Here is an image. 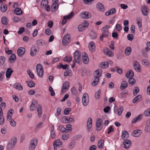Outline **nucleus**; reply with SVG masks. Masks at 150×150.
I'll return each instance as SVG.
<instances>
[{"label":"nucleus","mask_w":150,"mask_h":150,"mask_svg":"<svg viewBox=\"0 0 150 150\" xmlns=\"http://www.w3.org/2000/svg\"><path fill=\"white\" fill-rule=\"evenodd\" d=\"M17 141V139L16 137H13L12 138L11 142L8 143L7 148L9 150H12L16 144Z\"/></svg>","instance_id":"f257e3e1"},{"label":"nucleus","mask_w":150,"mask_h":150,"mask_svg":"<svg viewBox=\"0 0 150 150\" xmlns=\"http://www.w3.org/2000/svg\"><path fill=\"white\" fill-rule=\"evenodd\" d=\"M36 71L39 76L40 77H42L43 75L44 70L41 64H37L36 66Z\"/></svg>","instance_id":"f03ea898"},{"label":"nucleus","mask_w":150,"mask_h":150,"mask_svg":"<svg viewBox=\"0 0 150 150\" xmlns=\"http://www.w3.org/2000/svg\"><path fill=\"white\" fill-rule=\"evenodd\" d=\"M70 40V35L69 34H66L63 37L62 41L63 45L65 46L68 45Z\"/></svg>","instance_id":"7ed1b4c3"},{"label":"nucleus","mask_w":150,"mask_h":150,"mask_svg":"<svg viewBox=\"0 0 150 150\" xmlns=\"http://www.w3.org/2000/svg\"><path fill=\"white\" fill-rule=\"evenodd\" d=\"M37 144V140L36 138L33 139L30 142L29 150H34Z\"/></svg>","instance_id":"20e7f679"},{"label":"nucleus","mask_w":150,"mask_h":150,"mask_svg":"<svg viewBox=\"0 0 150 150\" xmlns=\"http://www.w3.org/2000/svg\"><path fill=\"white\" fill-rule=\"evenodd\" d=\"M39 50V47L37 45L33 46L30 50V54L32 56H35Z\"/></svg>","instance_id":"39448f33"},{"label":"nucleus","mask_w":150,"mask_h":150,"mask_svg":"<svg viewBox=\"0 0 150 150\" xmlns=\"http://www.w3.org/2000/svg\"><path fill=\"white\" fill-rule=\"evenodd\" d=\"M88 23L85 21L84 22L81 24H80L78 27V29L79 31H82L88 26Z\"/></svg>","instance_id":"423d86ee"},{"label":"nucleus","mask_w":150,"mask_h":150,"mask_svg":"<svg viewBox=\"0 0 150 150\" xmlns=\"http://www.w3.org/2000/svg\"><path fill=\"white\" fill-rule=\"evenodd\" d=\"M103 122V120L100 118H98L96 122V128L97 131H100L102 128V124Z\"/></svg>","instance_id":"0eeeda50"},{"label":"nucleus","mask_w":150,"mask_h":150,"mask_svg":"<svg viewBox=\"0 0 150 150\" xmlns=\"http://www.w3.org/2000/svg\"><path fill=\"white\" fill-rule=\"evenodd\" d=\"M74 15V13L73 12H71V13L67 16H65L64 17L63 19L62 24V25H64L67 22V19H69L71 18Z\"/></svg>","instance_id":"6e6552de"},{"label":"nucleus","mask_w":150,"mask_h":150,"mask_svg":"<svg viewBox=\"0 0 150 150\" xmlns=\"http://www.w3.org/2000/svg\"><path fill=\"white\" fill-rule=\"evenodd\" d=\"M80 16L82 18L88 19L91 17V14L90 13L85 11L81 13Z\"/></svg>","instance_id":"1a4fd4ad"},{"label":"nucleus","mask_w":150,"mask_h":150,"mask_svg":"<svg viewBox=\"0 0 150 150\" xmlns=\"http://www.w3.org/2000/svg\"><path fill=\"white\" fill-rule=\"evenodd\" d=\"M88 95L86 93H85L83 95L82 101L83 105L84 106H86L88 102Z\"/></svg>","instance_id":"9d476101"},{"label":"nucleus","mask_w":150,"mask_h":150,"mask_svg":"<svg viewBox=\"0 0 150 150\" xmlns=\"http://www.w3.org/2000/svg\"><path fill=\"white\" fill-rule=\"evenodd\" d=\"M141 11L143 15L147 16L149 14V9L145 5H143L141 7Z\"/></svg>","instance_id":"9b49d317"},{"label":"nucleus","mask_w":150,"mask_h":150,"mask_svg":"<svg viewBox=\"0 0 150 150\" xmlns=\"http://www.w3.org/2000/svg\"><path fill=\"white\" fill-rule=\"evenodd\" d=\"M69 87V83L68 81H67L64 82L63 85L62 92L63 93H65L68 89Z\"/></svg>","instance_id":"f8f14e48"},{"label":"nucleus","mask_w":150,"mask_h":150,"mask_svg":"<svg viewBox=\"0 0 150 150\" xmlns=\"http://www.w3.org/2000/svg\"><path fill=\"white\" fill-rule=\"evenodd\" d=\"M102 70L101 69H98L96 70L93 74V76L95 78H98L100 79L99 77L102 75Z\"/></svg>","instance_id":"ddd939ff"},{"label":"nucleus","mask_w":150,"mask_h":150,"mask_svg":"<svg viewBox=\"0 0 150 150\" xmlns=\"http://www.w3.org/2000/svg\"><path fill=\"white\" fill-rule=\"evenodd\" d=\"M82 61L84 63L87 64L88 63L89 59L87 54L86 53H83L82 56Z\"/></svg>","instance_id":"4468645a"},{"label":"nucleus","mask_w":150,"mask_h":150,"mask_svg":"<svg viewBox=\"0 0 150 150\" xmlns=\"http://www.w3.org/2000/svg\"><path fill=\"white\" fill-rule=\"evenodd\" d=\"M133 67L135 70L137 72H139L141 70L140 66L137 61H135L133 64Z\"/></svg>","instance_id":"2eb2a0df"},{"label":"nucleus","mask_w":150,"mask_h":150,"mask_svg":"<svg viewBox=\"0 0 150 150\" xmlns=\"http://www.w3.org/2000/svg\"><path fill=\"white\" fill-rule=\"evenodd\" d=\"M123 144L124 146V147L125 149H127L131 146V142L130 140L126 139L123 142Z\"/></svg>","instance_id":"dca6fc26"},{"label":"nucleus","mask_w":150,"mask_h":150,"mask_svg":"<svg viewBox=\"0 0 150 150\" xmlns=\"http://www.w3.org/2000/svg\"><path fill=\"white\" fill-rule=\"evenodd\" d=\"M72 121V118L69 117L67 116L63 117L62 119V122L64 123H70Z\"/></svg>","instance_id":"f3484780"},{"label":"nucleus","mask_w":150,"mask_h":150,"mask_svg":"<svg viewBox=\"0 0 150 150\" xmlns=\"http://www.w3.org/2000/svg\"><path fill=\"white\" fill-rule=\"evenodd\" d=\"M25 52V49L22 47H20L17 50V54L19 56L21 57L24 54Z\"/></svg>","instance_id":"a211bd4d"},{"label":"nucleus","mask_w":150,"mask_h":150,"mask_svg":"<svg viewBox=\"0 0 150 150\" xmlns=\"http://www.w3.org/2000/svg\"><path fill=\"white\" fill-rule=\"evenodd\" d=\"M88 47L89 50L92 52L95 51L96 47L95 44L93 42H89Z\"/></svg>","instance_id":"6ab92c4d"},{"label":"nucleus","mask_w":150,"mask_h":150,"mask_svg":"<svg viewBox=\"0 0 150 150\" xmlns=\"http://www.w3.org/2000/svg\"><path fill=\"white\" fill-rule=\"evenodd\" d=\"M116 11L115 8H113L106 12L105 14L106 16H109L110 15L114 14L116 13Z\"/></svg>","instance_id":"aec40b11"},{"label":"nucleus","mask_w":150,"mask_h":150,"mask_svg":"<svg viewBox=\"0 0 150 150\" xmlns=\"http://www.w3.org/2000/svg\"><path fill=\"white\" fill-rule=\"evenodd\" d=\"M16 59V55L14 54H12L8 59L9 62L12 63H13Z\"/></svg>","instance_id":"412c9836"},{"label":"nucleus","mask_w":150,"mask_h":150,"mask_svg":"<svg viewBox=\"0 0 150 150\" xmlns=\"http://www.w3.org/2000/svg\"><path fill=\"white\" fill-rule=\"evenodd\" d=\"M92 125V120L91 118H89L87 123V129L88 130L90 129Z\"/></svg>","instance_id":"4be33fe9"},{"label":"nucleus","mask_w":150,"mask_h":150,"mask_svg":"<svg viewBox=\"0 0 150 150\" xmlns=\"http://www.w3.org/2000/svg\"><path fill=\"white\" fill-rule=\"evenodd\" d=\"M142 131L141 130H136L133 132V135L134 137H139L140 134L142 133Z\"/></svg>","instance_id":"5701e85b"},{"label":"nucleus","mask_w":150,"mask_h":150,"mask_svg":"<svg viewBox=\"0 0 150 150\" xmlns=\"http://www.w3.org/2000/svg\"><path fill=\"white\" fill-rule=\"evenodd\" d=\"M96 7L98 10L103 11L105 8L103 4L100 3H98L96 5Z\"/></svg>","instance_id":"b1692460"},{"label":"nucleus","mask_w":150,"mask_h":150,"mask_svg":"<svg viewBox=\"0 0 150 150\" xmlns=\"http://www.w3.org/2000/svg\"><path fill=\"white\" fill-rule=\"evenodd\" d=\"M142 115H139L135 118H134L133 119L132 121V123H135L137 122H138L139 121H140L142 120Z\"/></svg>","instance_id":"393cba45"},{"label":"nucleus","mask_w":150,"mask_h":150,"mask_svg":"<svg viewBox=\"0 0 150 150\" xmlns=\"http://www.w3.org/2000/svg\"><path fill=\"white\" fill-rule=\"evenodd\" d=\"M104 52L109 56H112L113 55L112 53L108 48H105L104 49Z\"/></svg>","instance_id":"a878e982"},{"label":"nucleus","mask_w":150,"mask_h":150,"mask_svg":"<svg viewBox=\"0 0 150 150\" xmlns=\"http://www.w3.org/2000/svg\"><path fill=\"white\" fill-rule=\"evenodd\" d=\"M129 137V134L127 131L124 130L122 132V139H127Z\"/></svg>","instance_id":"bb28decb"},{"label":"nucleus","mask_w":150,"mask_h":150,"mask_svg":"<svg viewBox=\"0 0 150 150\" xmlns=\"http://www.w3.org/2000/svg\"><path fill=\"white\" fill-rule=\"evenodd\" d=\"M127 86L128 83L126 81H124L121 83L120 88L121 90H123L127 87Z\"/></svg>","instance_id":"cd10ccee"},{"label":"nucleus","mask_w":150,"mask_h":150,"mask_svg":"<svg viewBox=\"0 0 150 150\" xmlns=\"http://www.w3.org/2000/svg\"><path fill=\"white\" fill-rule=\"evenodd\" d=\"M37 103L36 101L33 102L30 106V109L31 111L35 110L37 105Z\"/></svg>","instance_id":"c85d7f7f"},{"label":"nucleus","mask_w":150,"mask_h":150,"mask_svg":"<svg viewBox=\"0 0 150 150\" xmlns=\"http://www.w3.org/2000/svg\"><path fill=\"white\" fill-rule=\"evenodd\" d=\"M13 72V70H12L11 68H8L6 71V77L8 78L10 77L12 73Z\"/></svg>","instance_id":"c756f323"},{"label":"nucleus","mask_w":150,"mask_h":150,"mask_svg":"<svg viewBox=\"0 0 150 150\" xmlns=\"http://www.w3.org/2000/svg\"><path fill=\"white\" fill-rule=\"evenodd\" d=\"M58 3L55 2L53 3L51 6V9L52 11H55L58 9Z\"/></svg>","instance_id":"7c9ffc66"},{"label":"nucleus","mask_w":150,"mask_h":150,"mask_svg":"<svg viewBox=\"0 0 150 150\" xmlns=\"http://www.w3.org/2000/svg\"><path fill=\"white\" fill-rule=\"evenodd\" d=\"M48 4L47 0H42L41 2L40 6L42 8H45Z\"/></svg>","instance_id":"2f4dec72"},{"label":"nucleus","mask_w":150,"mask_h":150,"mask_svg":"<svg viewBox=\"0 0 150 150\" xmlns=\"http://www.w3.org/2000/svg\"><path fill=\"white\" fill-rule=\"evenodd\" d=\"M134 75V72L132 70H130L129 71V73L127 72L125 74V76L128 78H132Z\"/></svg>","instance_id":"473e14b6"},{"label":"nucleus","mask_w":150,"mask_h":150,"mask_svg":"<svg viewBox=\"0 0 150 150\" xmlns=\"http://www.w3.org/2000/svg\"><path fill=\"white\" fill-rule=\"evenodd\" d=\"M104 145V140L103 139L100 140L98 143V146L99 148H102Z\"/></svg>","instance_id":"72a5a7b5"},{"label":"nucleus","mask_w":150,"mask_h":150,"mask_svg":"<svg viewBox=\"0 0 150 150\" xmlns=\"http://www.w3.org/2000/svg\"><path fill=\"white\" fill-rule=\"evenodd\" d=\"M37 110L38 113V116L40 118L41 117L42 112V108L41 105H39L38 106Z\"/></svg>","instance_id":"f704fd0d"},{"label":"nucleus","mask_w":150,"mask_h":150,"mask_svg":"<svg viewBox=\"0 0 150 150\" xmlns=\"http://www.w3.org/2000/svg\"><path fill=\"white\" fill-rule=\"evenodd\" d=\"M142 96L141 95H139L136 96L133 100V102L135 103L140 101L142 98Z\"/></svg>","instance_id":"c9c22d12"},{"label":"nucleus","mask_w":150,"mask_h":150,"mask_svg":"<svg viewBox=\"0 0 150 150\" xmlns=\"http://www.w3.org/2000/svg\"><path fill=\"white\" fill-rule=\"evenodd\" d=\"M80 56H74L75 62L79 64H81V61H80V60L81 59Z\"/></svg>","instance_id":"e433bc0d"},{"label":"nucleus","mask_w":150,"mask_h":150,"mask_svg":"<svg viewBox=\"0 0 150 150\" xmlns=\"http://www.w3.org/2000/svg\"><path fill=\"white\" fill-rule=\"evenodd\" d=\"M14 13L17 15H20L22 14V11L20 8H17L15 9Z\"/></svg>","instance_id":"4c0bfd02"},{"label":"nucleus","mask_w":150,"mask_h":150,"mask_svg":"<svg viewBox=\"0 0 150 150\" xmlns=\"http://www.w3.org/2000/svg\"><path fill=\"white\" fill-rule=\"evenodd\" d=\"M108 66V63L107 62H104L100 64V67L102 69L107 68Z\"/></svg>","instance_id":"58836bf2"},{"label":"nucleus","mask_w":150,"mask_h":150,"mask_svg":"<svg viewBox=\"0 0 150 150\" xmlns=\"http://www.w3.org/2000/svg\"><path fill=\"white\" fill-rule=\"evenodd\" d=\"M7 9V6L5 4H2L1 6V10L2 12H5Z\"/></svg>","instance_id":"ea45409f"},{"label":"nucleus","mask_w":150,"mask_h":150,"mask_svg":"<svg viewBox=\"0 0 150 150\" xmlns=\"http://www.w3.org/2000/svg\"><path fill=\"white\" fill-rule=\"evenodd\" d=\"M131 49L130 47H127L125 50V54L127 56L129 55L131 52Z\"/></svg>","instance_id":"a19ab883"},{"label":"nucleus","mask_w":150,"mask_h":150,"mask_svg":"<svg viewBox=\"0 0 150 150\" xmlns=\"http://www.w3.org/2000/svg\"><path fill=\"white\" fill-rule=\"evenodd\" d=\"M100 81V79L98 78H95L94 77L93 83H92V86H95Z\"/></svg>","instance_id":"79ce46f5"},{"label":"nucleus","mask_w":150,"mask_h":150,"mask_svg":"<svg viewBox=\"0 0 150 150\" xmlns=\"http://www.w3.org/2000/svg\"><path fill=\"white\" fill-rule=\"evenodd\" d=\"M72 60V57L71 56H67L64 58V60L67 62H70Z\"/></svg>","instance_id":"37998d69"},{"label":"nucleus","mask_w":150,"mask_h":150,"mask_svg":"<svg viewBox=\"0 0 150 150\" xmlns=\"http://www.w3.org/2000/svg\"><path fill=\"white\" fill-rule=\"evenodd\" d=\"M90 36L92 39H95L97 38V35L96 33L94 31H91V33Z\"/></svg>","instance_id":"c03bdc74"},{"label":"nucleus","mask_w":150,"mask_h":150,"mask_svg":"<svg viewBox=\"0 0 150 150\" xmlns=\"http://www.w3.org/2000/svg\"><path fill=\"white\" fill-rule=\"evenodd\" d=\"M5 61V58L3 56L0 57V66L2 65Z\"/></svg>","instance_id":"a18cd8bd"},{"label":"nucleus","mask_w":150,"mask_h":150,"mask_svg":"<svg viewBox=\"0 0 150 150\" xmlns=\"http://www.w3.org/2000/svg\"><path fill=\"white\" fill-rule=\"evenodd\" d=\"M2 23L4 25H6L7 24V18L6 17H3L1 18Z\"/></svg>","instance_id":"49530a36"},{"label":"nucleus","mask_w":150,"mask_h":150,"mask_svg":"<svg viewBox=\"0 0 150 150\" xmlns=\"http://www.w3.org/2000/svg\"><path fill=\"white\" fill-rule=\"evenodd\" d=\"M54 145H55L56 146H59L62 144V143L60 140L57 139L54 142Z\"/></svg>","instance_id":"de8ad7c7"},{"label":"nucleus","mask_w":150,"mask_h":150,"mask_svg":"<svg viewBox=\"0 0 150 150\" xmlns=\"http://www.w3.org/2000/svg\"><path fill=\"white\" fill-rule=\"evenodd\" d=\"M123 110V108L122 107H120L119 108L117 109V114L118 115H121Z\"/></svg>","instance_id":"09e8293b"},{"label":"nucleus","mask_w":150,"mask_h":150,"mask_svg":"<svg viewBox=\"0 0 150 150\" xmlns=\"http://www.w3.org/2000/svg\"><path fill=\"white\" fill-rule=\"evenodd\" d=\"M139 91V89L138 87L134 88L133 89V94L134 96H135L137 93Z\"/></svg>","instance_id":"8fccbe9b"},{"label":"nucleus","mask_w":150,"mask_h":150,"mask_svg":"<svg viewBox=\"0 0 150 150\" xmlns=\"http://www.w3.org/2000/svg\"><path fill=\"white\" fill-rule=\"evenodd\" d=\"M129 78L128 80L129 83L131 84L132 85H134L136 81L135 79L132 78Z\"/></svg>","instance_id":"3c124183"},{"label":"nucleus","mask_w":150,"mask_h":150,"mask_svg":"<svg viewBox=\"0 0 150 150\" xmlns=\"http://www.w3.org/2000/svg\"><path fill=\"white\" fill-rule=\"evenodd\" d=\"M28 85L30 87L32 88L35 86V83L32 81L28 82Z\"/></svg>","instance_id":"603ef678"},{"label":"nucleus","mask_w":150,"mask_h":150,"mask_svg":"<svg viewBox=\"0 0 150 150\" xmlns=\"http://www.w3.org/2000/svg\"><path fill=\"white\" fill-rule=\"evenodd\" d=\"M71 110V109L70 108H66L64 109V115H68L70 111Z\"/></svg>","instance_id":"864d4df0"},{"label":"nucleus","mask_w":150,"mask_h":150,"mask_svg":"<svg viewBox=\"0 0 150 150\" xmlns=\"http://www.w3.org/2000/svg\"><path fill=\"white\" fill-rule=\"evenodd\" d=\"M110 27V26L109 25H105L102 28V31H104V32H108V29Z\"/></svg>","instance_id":"5fc2aeb1"},{"label":"nucleus","mask_w":150,"mask_h":150,"mask_svg":"<svg viewBox=\"0 0 150 150\" xmlns=\"http://www.w3.org/2000/svg\"><path fill=\"white\" fill-rule=\"evenodd\" d=\"M49 90L51 93L50 95L51 96H54L55 95V93L53 88L51 86L49 87Z\"/></svg>","instance_id":"6e6d98bb"},{"label":"nucleus","mask_w":150,"mask_h":150,"mask_svg":"<svg viewBox=\"0 0 150 150\" xmlns=\"http://www.w3.org/2000/svg\"><path fill=\"white\" fill-rule=\"evenodd\" d=\"M150 131V124H146L145 128L146 132L147 133Z\"/></svg>","instance_id":"4d7b16f0"},{"label":"nucleus","mask_w":150,"mask_h":150,"mask_svg":"<svg viewBox=\"0 0 150 150\" xmlns=\"http://www.w3.org/2000/svg\"><path fill=\"white\" fill-rule=\"evenodd\" d=\"M144 115L146 116H150V109L145 110L144 112Z\"/></svg>","instance_id":"13d9d810"},{"label":"nucleus","mask_w":150,"mask_h":150,"mask_svg":"<svg viewBox=\"0 0 150 150\" xmlns=\"http://www.w3.org/2000/svg\"><path fill=\"white\" fill-rule=\"evenodd\" d=\"M71 70L69 69H67L66 70V71L64 73V75L65 76H70V74H71Z\"/></svg>","instance_id":"bf43d9fd"},{"label":"nucleus","mask_w":150,"mask_h":150,"mask_svg":"<svg viewBox=\"0 0 150 150\" xmlns=\"http://www.w3.org/2000/svg\"><path fill=\"white\" fill-rule=\"evenodd\" d=\"M100 92L101 91L100 90H98L97 92L96 93L95 98L96 99H98L99 98L100 96Z\"/></svg>","instance_id":"052dcab7"},{"label":"nucleus","mask_w":150,"mask_h":150,"mask_svg":"<svg viewBox=\"0 0 150 150\" xmlns=\"http://www.w3.org/2000/svg\"><path fill=\"white\" fill-rule=\"evenodd\" d=\"M9 121L10 122V125L12 126L15 127L16 125V122L13 120L11 119Z\"/></svg>","instance_id":"680f3d73"},{"label":"nucleus","mask_w":150,"mask_h":150,"mask_svg":"<svg viewBox=\"0 0 150 150\" xmlns=\"http://www.w3.org/2000/svg\"><path fill=\"white\" fill-rule=\"evenodd\" d=\"M42 40L41 39L38 40L37 41V44L39 46H41L42 45H44V44L42 43Z\"/></svg>","instance_id":"e2e57ef3"},{"label":"nucleus","mask_w":150,"mask_h":150,"mask_svg":"<svg viewBox=\"0 0 150 150\" xmlns=\"http://www.w3.org/2000/svg\"><path fill=\"white\" fill-rule=\"evenodd\" d=\"M71 91L73 94L74 95H76L77 94V91L76 88L75 87L72 88H71Z\"/></svg>","instance_id":"0e129e2a"},{"label":"nucleus","mask_w":150,"mask_h":150,"mask_svg":"<svg viewBox=\"0 0 150 150\" xmlns=\"http://www.w3.org/2000/svg\"><path fill=\"white\" fill-rule=\"evenodd\" d=\"M27 73L31 79H33L34 78V75L31 71H28Z\"/></svg>","instance_id":"69168bd1"},{"label":"nucleus","mask_w":150,"mask_h":150,"mask_svg":"<svg viewBox=\"0 0 150 150\" xmlns=\"http://www.w3.org/2000/svg\"><path fill=\"white\" fill-rule=\"evenodd\" d=\"M116 29L117 31H120L122 30V27L120 24H117L116 26Z\"/></svg>","instance_id":"338daca9"},{"label":"nucleus","mask_w":150,"mask_h":150,"mask_svg":"<svg viewBox=\"0 0 150 150\" xmlns=\"http://www.w3.org/2000/svg\"><path fill=\"white\" fill-rule=\"evenodd\" d=\"M25 28L24 27H21L19 29L18 33L19 34H22L24 31Z\"/></svg>","instance_id":"774afa93"}]
</instances>
